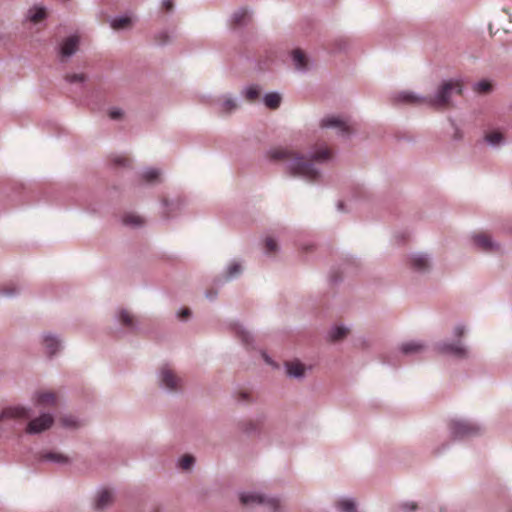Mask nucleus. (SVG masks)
Returning <instances> with one entry per match:
<instances>
[{"label":"nucleus","instance_id":"nucleus-24","mask_svg":"<svg viewBox=\"0 0 512 512\" xmlns=\"http://www.w3.org/2000/svg\"><path fill=\"white\" fill-rule=\"evenodd\" d=\"M248 19V12L245 9H239L233 14L232 24L234 26H240L246 22Z\"/></svg>","mask_w":512,"mask_h":512},{"label":"nucleus","instance_id":"nucleus-46","mask_svg":"<svg viewBox=\"0 0 512 512\" xmlns=\"http://www.w3.org/2000/svg\"><path fill=\"white\" fill-rule=\"evenodd\" d=\"M411 511L415 510L416 509V504H411L410 508H409Z\"/></svg>","mask_w":512,"mask_h":512},{"label":"nucleus","instance_id":"nucleus-17","mask_svg":"<svg viewBox=\"0 0 512 512\" xmlns=\"http://www.w3.org/2000/svg\"><path fill=\"white\" fill-rule=\"evenodd\" d=\"M442 351L451 353L457 357H465L467 355L466 349L460 344H444Z\"/></svg>","mask_w":512,"mask_h":512},{"label":"nucleus","instance_id":"nucleus-23","mask_svg":"<svg viewBox=\"0 0 512 512\" xmlns=\"http://www.w3.org/2000/svg\"><path fill=\"white\" fill-rule=\"evenodd\" d=\"M132 19L130 17L116 18L111 22V27L114 30L126 29L131 26Z\"/></svg>","mask_w":512,"mask_h":512},{"label":"nucleus","instance_id":"nucleus-34","mask_svg":"<svg viewBox=\"0 0 512 512\" xmlns=\"http://www.w3.org/2000/svg\"><path fill=\"white\" fill-rule=\"evenodd\" d=\"M476 90L479 93H487L491 90V84L488 81H481L476 85Z\"/></svg>","mask_w":512,"mask_h":512},{"label":"nucleus","instance_id":"nucleus-8","mask_svg":"<svg viewBox=\"0 0 512 512\" xmlns=\"http://www.w3.org/2000/svg\"><path fill=\"white\" fill-rule=\"evenodd\" d=\"M30 417L29 410L16 406V407H8L2 411L0 414V420L6 419V418H13V419H27Z\"/></svg>","mask_w":512,"mask_h":512},{"label":"nucleus","instance_id":"nucleus-1","mask_svg":"<svg viewBox=\"0 0 512 512\" xmlns=\"http://www.w3.org/2000/svg\"><path fill=\"white\" fill-rule=\"evenodd\" d=\"M269 156L272 160L284 162L292 176L301 177L307 181H315L320 174L314 164L329 160L332 153L328 148H322L316 151L311 158H306L291 149L279 147L272 149Z\"/></svg>","mask_w":512,"mask_h":512},{"label":"nucleus","instance_id":"nucleus-16","mask_svg":"<svg viewBox=\"0 0 512 512\" xmlns=\"http://www.w3.org/2000/svg\"><path fill=\"white\" fill-rule=\"evenodd\" d=\"M40 460L55 463H67L68 457L58 452L47 451L40 454Z\"/></svg>","mask_w":512,"mask_h":512},{"label":"nucleus","instance_id":"nucleus-25","mask_svg":"<svg viewBox=\"0 0 512 512\" xmlns=\"http://www.w3.org/2000/svg\"><path fill=\"white\" fill-rule=\"evenodd\" d=\"M337 507L343 512H355V503L350 499H342L338 501Z\"/></svg>","mask_w":512,"mask_h":512},{"label":"nucleus","instance_id":"nucleus-41","mask_svg":"<svg viewBox=\"0 0 512 512\" xmlns=\"http://www.w3.org/2000/svg\"><path fill=\"white\" fill-rule=\"evenodd\" d=\"M123 113L120 109H112L109 112V116L111 119H120L122 117Z\"/></svg>","mask_w":512,"mask_h":512},{"label":"nucleus","instance_id":"nucleus-27","mask_svg":"<svg viewBox=\"0 0 512 512\" xmlns=\"http://www.w3.org/2000/svg\"><path fill=\"white\" fill-rule=\"evenodd\" d=\"M485 139L492 145H498L502 142L503 135L498 131H492L486 134Z\"/></svg>","mask_w":512,"mask_h":512},{"label":"nucleus","instance_id":"nucleus-12","mask_svg":"<svg viewBox=\"0 0 512 512\" xmlns=\"http://www.w3.org/2000/svg\"><path fill=\"white\" fill-rule=\"evenodd\" d=\"M113 501V494L111 491L104 489L100 491L95 500V507L98 510H104Z\"/></svg>","mask_w":512,"mask_h":512},{"label":"nucleus","instance_id":"nucleus-15","mask_svg":"<svg viewBox=\"0 0 512 512\" xmlns=\"http://www.w3.org/2000/svg\"><path fill=\"white\" fill-rule=\"evenodd\" d=\"M410 263L411 267L416 271H425L429 268V260L422 254L413 256Z\"/></svg>","mask_w":512,"mask_h":512},{"label":"nucleus","instance_id":"nucleus-42","mask_svg":"<svg viewBox=\"0 0 512 512\" xmlns=\"http://www.w3.org/2000/svg\"><path fill=\"white\" fill-rule=\"evenodd\" d=\"M162 7L167 12L171 11L173 9V7H174L173 0H163Z\"/></svg>","mask_w":512,"mask_h":512},{"label":"nucleus","instance_id":"nucleus-28","mask_svg":"<svg viewBox=\"0 0 512 512\" xmlns=\"http://www.w3.org/2000/svg\"><path fill=\"white\" fill-rule=\"evenodd\" d=\"M160 172L157 169H149L143 173V180L148 183H153L159 178Z\"/></svg>","mask_w":512,"mask_h":512},{"label":"nucleus","instance_id":"nucleus-40","mask_svg":"<svg viewBox=\"0 0 512 512\" xmlns=\"http://www.w3.org/2000/svg\"><path fill=\"white\" fill-rule=\"evenodd\" d=\"M3 295L5 296H11L13 295L15 292H16V288L14 285L10 284V285H7L3 290Z\"/></svg>","mask_w":512,"mask_h":512},{"label":"nucleus","instance_id":"nucleus-49","mask_svg":"<svg viewBox=\"0 0 512 512\" xmlns=\"http://www.w3.org/2000/svg\"><path fill=\"white\" fill-rule=\"evenodd\" d=\"M154 512H159L158 510H155Z\"/></svg>","mask_w":512,"mask_h":512},{"label":"nucleus","instance_id":"nucleus-33","mask_svg":"<svg viewBox=\"0 0 512 512\" xmlns=\"http://www.w3.org/2000/svg\"><path fill=\"white\" fill-rule=\"evenodd\" d=\"M265 248H266L267 253L276 252L277 251L276 241L271 237H267L265 240Z\"/></svg>","mask_w":512,"mask_h":512},{"label":"nucleus","instance_id":"nucleus-29","mask_svg":"<svg viewBox=\"0 0 512 512\" xmlns=\"http://www.w3.org/2000/svg\"><path fill=\"white\" fill-rule=\"evenodd\" d=\"M194 461L195 460H194L193 456H191V455H184L179 460V466L183 470H188V469H190L192 467V465L194 464Z\"/></svg>","mask_w":512,"mask_h":512},{"label":"nucleus","instance_id":"nucleus-26","mask_svg":"<svg viewBox=\"0 0 512 512\" xmlns=\"http://www.w3.org/2000/svg\"><path fill=\"white\" fill-rule=\"evenodd\" d=\"M349 330L345 327H336L330 333V337L333 341H339L347 336Z\"/></svg>","mask_w":512,"mask_h":512},{"label":"nucleus","instance_id":"nucleus-13","mask_svg":"<svg viewBox=\"0 0 512 512\" xmlns=\"http://www.w3.org/2000/svg\"><path fill=\"white\" fill-rule=\"evenodd\" d=\"M475 244L482 249L483 251H493L494 250V244L490 238L489 235L486 233H479L476 234L474 237Z\"/></svg>","mask_w":512,"mask_h":512},{"label":"nucleus","instance_id":"nucleus-5","mask_svg":"<svg viewBox=\"0 0 512 512\" xmlns=\"http://www.w3.org/2000/svg\"><path fill=\"white\" fill-rule=\"evenodd\" d=\"M53 421V417L50 414H42L28 423L26 431L30 434L41 433L50 428Z\"/></svg>","mask_w":512,"mask_h":512},{"label":"nucleus","instance_id":"nucleus-44","mask_svg":"<svg viewBox=\"0 0 512 512\" xmlns=\"http://www.w3.org/2000/svg\"><path fill=\"white\" fill-rule=\"evenodd\" d=\"M240 337L242 339V341L246 344H249L250 343V334L246 331H241L240 332Z\"/></svg>","mask_w":512,"mask_h":512},{"label":"nucleus","instance_id":"nucleus-14","mask_svg":"<svg viewBox=\"0 0 512 512\" xmlns=\"http://www.w3.org/2000/svg\"><path fill=\"white\" fill-rule=\"evenodd\" d=\"M424 349L425 346L422 343L415 341L403 343L401 345V352L405 355L418 354L423 352Z\"/></svg>","mask_w":512,"mask_h":512},{"label":"nucleus","instance_id":"nucleus-9","mask_svg":"<svg viewBox=\"0 0 512 512\" xmlns=\"http://www.w3.org/2000/svg\"><path fill=\"white\" fill-rule=\"evenodd\" d=\"M58 398L54 392L41 391L36 395V404L43 407H54L57 405Z\"/></svg>","mask_w":512,"mask_h":512},{"label":"nucleus","instance_id":"nucleus-45","mask_svg":"<svg viewBox=\"0 0 512 512\" xmlns=\"http://www.w3.org/2000/svg\"><path fill=\"white\" fill-rule=\"evenodd\" d=\"M464 332H465V330H464V328L462 326H458V327L455 328V335L457 337L463 336Z\"/></svg>","mask_w":512,"mask_h":512},{"label":"nucleus","instance_id":"nucleus-36","mask_svg":"<svg viewBox=\"0 0 512 512\" xmlns=\"http://www.w3.org/2000/svg\"><path fill=\"white\" fill-rule=\"evenodd\" d=\"M169 36L166 32H160L155 36V40L158 44L162 45L168 42Z\"/></svg>","mask_w":512,"mask_h":512},{"label":"nucleus","instance_id":"nucleus-2","mask_svg":"<svg viewBox=\"0 0 512 512\" xmlns=\"http://www.w3.org/2000/svg\"><path fill=\"white\" fill-rule=\"evenodd\" d=\"M462 92L461 84L458 81H448L443 83L435 96L418 97L410 92H402L397 99L401 102L422 105L427 104L437 109H445L450 106L454 95H460Z\"/></svg>","mask_w":512,"mask_h":512},{"label":"nucleus","instance_id":"nucleus-4","mask_svg":"<svg viewBox=\"0 0 512 512\" xmlns=\"http://www.w3.org/2000/svg\"><path fill=\"white\" fill-rule=\"evenodd\" d=\"M240 501L243 505L264 504L277 512L280 508V502L276 498H266L255 493H243L240 495Z\"/></svg>","mask_w":512,"mask_h":512},{"label":"nucleus","instance_id":"nucleus-20","mask_svg":"<svg viewBox=\"0 0 512 512\" xmlns=\"http://www.w3.org/2000/svg\"><path fill=\"white\" fill-rule=\"evenodd\" d=\"M119 320H120L121 324L127 328L132 329L135 326L134 316L127 310H121L119 312Z\"/></svg>","mask_w":512,"mask_h":512},{"label":"nucleus","instance_id":"nucleus-38","mask_svg":"<svg viewBox=\"0 0 512 512\" xmlns=\"http://www.w3.org/2000/svg\"><path fill=\"white\" fill-rule=\"evenodd\" d=\"M116 165L128 166L130 164V159L125 156L117 157L114 160Z\"/></svg>","mask_w":512,"mask_h":512},{"label":"nucleus","instance_id":"nucleus-43","mask_svg":"<svg viewBox=\"0 0 512 512\" xmlns=\"http://www.w3.org/2000/svg\"><path fill=\"white\" fill-rule=\"evenodd\" d=\"M190 314H191L190 309L189 308H184V309H182L180 311L178 316H179L180 319H187L190 316Z\"/></svg>","mask_w":512,"mask_h":512},{"label":"nucleus","instance_id":"nucleus-11","mask_svg":"<svg viewBox=\"0 0 512 512\" xmlns=\"http://www.w3.org/2000/svg\"><path fill=\"white\" fill-rule=\"evenodd\" d=\"M287 374L291 377L301 378L305 374L306 367L298 360L285 363Z\"/></svg>","mask_w":512,"mask_h":512},{"label":"nucleus","instance_id":"nucleus-31","mask_svg":"<svg viewBox=\"0 0 512 512\" xmlns=\"http://www.w3.org/2000/svg\"><path fill=\"white\" fill-rule=\"evenodd\" d=\"M260 96V89L257 86H251L246 90V99L249 101H255Z\"/></svg>","mask_w":512,"mask_h":512},{"label":"nucleus","instance_id":"nucleus-6","mask_svg":"<svg viewBox=\"0 0 512 512\" xmlns=\"http://www.w3.org/2000/svg\"><path fill=\"white\" fill-rule=\"evenodd\" d=\"M322 127L337 128L342 135H349L352 128L348 121L339 116H327L321 121Z\"/></svg>","mask_w":512,"mask_h":512},{"label":"nucleus","instance_id":"nucleus-7","mask_svg":"<svg viewBox=\"0 0 512 512\" xmlns=\"http://www.w3.org/2000/svg\"><path fill=\"white\" fill-rule=\"evenodd\" d=\"M160 376L161 382L172 391L181 386V379L168 366L161 368Z\"/></svg>","mask_w":512,"mask_h":512},{"label":"nucleus","instance_id":"nucleus-22","mask_svg":"<svg viewBox=\"0 0 512 512\" xmlns=\"http://www.w3.org/2000/svg\"><path fill=\"white\" fill-rule=\"evenodd\" d=\"M123 223L125 225L137 227V226H141L144 224V219L139 215L130 213V214H126L123 217Z\"/></svg>","mask_w":512,"mask_h":512},{"label":"nucleus","instance_id":"nucleus-3","mask_svg":"<svg viewBox=\"0 0 512 512\" xmlns=\"http://www.w3.org/2000/svg\"><path fill=\"white\" fill-rule=\"evenodd\" d=\"M450 430L454 438L464 439L478 434L480 428L467 421H452Z\"/></svg>","mask_w":512,"mask_h":512},{"label":"nucleus","instance_id":"nucleus-35","mask_svg":"<svg viewBox=\"0 0 512 512\" xmlns=\"http://www.w3.org/2000/svg\"><path fill=\"white\" fill-rule=\"evenodd\" d=\"M241 271V266L237 263H234L232 264L229 268H228V276L229 277H234L236 276L237 274H239Z\"/></svg>","mask_w":512,"mask_h":512},{"label":"nucleus","instance_id":"nucleus-48","mask_svg":"<svg viewBox=\"0 0 512 512\" xmlns=\"http://www.w3.org/2000/svg\"><path fill=\"white\" fill-rule=\"evenodd\" d=\"M265 360H266L267 363H270L268 357H265Z\"/></svg>","mask_w":512,"mask_h":512},{"label":"nucleus","instance_id":"nucleus-18","mask_svg":"<svg viewBox=\"0 0 512 512\" xmlns=\"http://www.w3.org/2000/svg\"><path fill=\"white\" fill-rule=\"evenodd\" d=\"M294 65L297 69H305L307 67L308 59L306 55L299 49L292 53Z\"/></svg>","mask_w":512,"mask_h":512},{"label":"nucleus","instance_id":"nucleus-10","mask_svg":"<svg viewBox=\"0 0 512 512\" xmlns=\"http://www.w3.org/2000/svg\"><path fill=\"white\" fill-rule=\"evenodd\" d=\"M79 38L77 36L68 37L62 44L60 53L62 57L73 55L78 49Z\"/></svg>","mask_w":512,"mask_h":512},{"label":"nucleus","instance_id":"nucleus-37","mask_svg":"<svg viewBox=\"0 0 512 512\" xmlns=\"http://www.w3.org/2000/svg\"><path fill=\"white\" fill-rule=\"evenodd\" d=\"M84 75L83 74H72V75H68L66 77V79L69 81V82H82L84 81Z\"/></svg>","mask_w":512,"mask_h":512},{"label":"nucleus","instance_id":"nucleus-32","mask_svg":"<svg viewBox=\"0 0 512 512\" xmlns=\"http://www.w3.org/2000/svg\"><path fill=\"white\" fill-rule=\"evenodd\" d=\"M46 17V11L44 8H37L30 16V20L34 23L42 21Z\"/></svg>","mask_w":512,"mask_h":512},{"label":"nucleus","instance_id":"nucleus-21","mask_svg":"<svg viewBox=\"0 0 512 512\" xmlns=\"http://www.w3.org/2000/svg\"><path fill=\"white\" fill-rule=\"evenodd\" d=\"M281 97L277 93H269L264 97L265 105L270 109H276L279 107Z\"/></svg>","mask_w":512,"mask_h":512},{"label":"nucleus","instance_id":"nucleus-39","mask_svg":"<svg viewBox=\"0 0 512 512\" xmlns=\"http://www.w3.org/2000/svg\"><path fill=\"white\" fill-rule=\"evenodd\" d=\"M62 423H63L64 426H67V427H75L76 426V421L71 416L63 417L62 418Z\"/></svg>","mask_w":512,"mask_h":512},{"label":"nucleus","instance_id":"nucleus-19","mask_svg":"<svg viewBox=\"0 0 512 512\" xmlns=\"http://www.w3.org/2000/svg\"><path fill=\"white\" fill-rule=\"evenodd\" d=\"M43 344L49 355L55 354L58 348L60 347L59 341L50 335H46L44 337Z\"/></svg>","mask_w":512,"mask_h":512},{"label":"nucleus","instance_id":"nucleus-47","mask_svg":"<svg viewBox=\"0 0 512 512\" xmlns=\"http://www.w3.org/2000/svg\"><path fill=\"white\" fill-rule=\"evenodd\" d=\"M241 396L244 399V398H246L247 395L245 393H241Z\"/></svg>","mask_w":512,"mask_h":512},{"label":"nucleus","instance_id":"nucleus-50","mask_svg":"<svg viewBox=\"0 0 512 512\" xmlns=\"http://www.w3.org/2000/svg\"><path fill=\"white\" fill-rule=\"evenodd\" d=\"M511 512H512V510H511Z\"/></svg>","mask_w":512,"mask_h":512},{"label":"nucleus","instance_id":"nucleus-30","mask_svg":"<svg viewBox=\"0 0 512 512\" xmlns=\"http://www.w3.org/2000/svg\"><path fill=\"white\" fill-rule=\"evenodd\" d=\"M237 104L233 99L226 98L221 103V111L222 112H231L236 109Z\"/></svg>","mask_w":512,"mask_h":512}]
</instances>
